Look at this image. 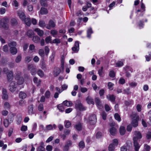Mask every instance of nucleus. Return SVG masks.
I'll list each match as a JSON object with an SVG mask.
<instances>
[{
	"mask_svg": "<svg viewBox=\"0 0 151 151\" xmlns=\"http://www.w3.org/2000/svg\"><path fill=\"white\" fill-rule=\"evenodd\" d=\"M18 84L14 81H12L10 82L9 85V90L12 93L14 92L17 90Z\"/></svg>",
	"mask_w": 151,
	"mask_h": 151,
	"instance_id": "nucleus-1",
	"label": "nucleus"
},
{
	"mask_svg": "<svg viewBox=\"0 0 151 151\" xmlns=\"http://www.w3.org/2000/svg\"><path fill=\"white\" fill-rule=\"evenodd\" d=\"M132 119L131 124L134 127H137L138 125V121L139 116L137 114H133L132 115Z\"/></svg>",
	"mask_w": 151,
	"mask_h": 151,
	"instance_id": "nucleus-2",
	"label": "nucleus"
},
{
	"mask_svg": "<svg viewBox=\"0 0 151 151\" xmlns=\"http://www.w3.org/2000/svg\"><path fill=\"white\" fill-rule=\"evenodd\" d=\"M0 25L4 28H8L7 24L9 22V19L7 17H5L2 19H0Z\"/></svg>",
	"mask_w": 151,
	"mask_h": 151,
	"instance_id": "nucleus-3",
	"label": "nucleus"
},
{
	"mask_svg": "<svg viewBox=\"0 0 151 151\" xmlns=\"http://www.w3.org/2000/svg\"><path fill=\"white\" fill-rule=\"evenodd\" d=\"M72 143L71 141L70 140L67 141L66 142L65 144L63 147V151H68L69 150L70 147L72 146Z\"/></svg>",
	"mask_w": 151,
	"mask_h": 151,
	"instance_id": "nucleus-4",
	"label": "nucleus"
},
{
	"mask_svg": "<svg viewBox=\"0 0 151 151\" xmlns=\"http://www.w3.org/2000/svg\"><path fill=\"white\" fill-rule=\"evenodd\" d=\"M75 108L79 110H84L86 109L82 104L79 101H78L75 104Z\"/></svg>",
	"mask_w": 151,
	"mask_h": 151,
	"instance_id": "nucleus-5",
	"label": "nucleus"
},
{
	"mask_svg": "<svg viewBox=\"0 0 151 151\" xmlns=\"http://www.w3.org/2000/svg\"><path fill=\"white\" fill-rule=\"evenodd\" d=\"M133 136V140H134L135 139L136 141H137L138 139H141L142 137L141 133L138 131H135Z\"/></svg>",
	"mask_w": 151,
	"mask_h": 151,
	"instance_id": "nucleus-6",
	"label": "nucleus"
},
{
	"mask_svg": "<svg viewBox=\"0 0 151 151\" xmlns=\"http://www.w3.org/2000/svg\"><path fill=\"white\" fill-rule=\"evenodd\" d=\"M96 115H93L89 118V122L90 124H93L96 122Z\"/></svg>",
	"mask_w": 151,
	"mask_h": 151,
	"instance_id": "nucleus-7",
	"label": "nucleus"
},
{
	"mask_svg": "<svg viewBox=\"0 0 151 151\" xmlns=\"http://www.w3.org/2000/svg\"><path fill=\"white\" fill-rule=\"evenodd\" d=\"M17 13L18 16L22 21L26 17L24 12L22 10H18L17 12Z\"/></svg>",
	"mask_w": 151,
	"mask_h": 151,
	"instance_id": "nucleus-8",
	"label": "nucleus"
},
{
	"mask_svg": "<svg viewBox=\"0 0 151 151\" xmlns=\"http://www.w3.org/2000/svg\"><path fill=\"white\" fill-rule=\"evenodd\" d=\"M28 68L30 70V72L32 75H35L36 73V69L32 65H30L28 66Z\"/></svg>",
	"mask_w": 151,
	"mask_h": 151,
	"instance_id": "nucleus-9",
	"label": "nucleus"
},
{
	"mask_svg": "<svg viewBox=\"0 0 151 151\" xmlns=\"http://www.w3.org/2000/svg\"><path fill=\"white\" fill-rule=\"evenodd\" d=\"M55 26V22L52 20L49 21V23L46 25V27L48 29H50L52 28H54Z\"/></svg>",
	"mask_w": 151,
	"mask_h": 151,
	"instance_id": "nucleus-10",
	"label": "nucleus"
},
{
	"mask_svg": "<svg viewBox=\"0 0 151 151\" xmlns=\"http://www.w3.org/2000/svg\"><path fill=\"white\" fill-rule=\"evenodd\" d=\"M109 132L110 134L112 136L115 135L117 133V130L114 127H111L109 129Z\"/></svg>",
	"mask_w": 151,
	"mask_h": 151,
	"instance_id": "nucleus-11",
	"label": "nucleus"
},
{
	"mask_svg": "<svg viewBox=\"0 0 151 151\" xmlns=\"http://www.w3.org/2000/svg\"><path fill=\"white\" fill-rule=\"evenodd\" d=\"M134 141V146L135 151H139V149L140 147V145L137 142V141H136L135 139Z\"/></svg>",
	"mask_w": 151,
	"mask_h": 151,
	"instance_id": "nucleus-12",
	"label": "nucleus"
},
{
	"mask_svg": "<svg viewBox=\"0 0 151 151\" xmlns=\"http://www.w3.org/2000/svg\"><path fill=\"white\" fill-rule=\"evenodd\" d=\"M17 76L16 77V79L17 80L19 84L21 85L22 84L24 81V78L22 77H19V75H18V74H17Z\"/></svg>",
	"mask_w": 151,
	"mask_h": 151,
	"instance_id": "nucleus-13",
	"label": "nucleus"
},
{
	"mask_svg": "<svg viewBox=\"0 0 151 151\" xmlns=\"http://www.w3.org/2000/svg\"><path fill=\"white\" fill-rule=\"evenodd\" d=\"M79 44L78 42L76 41L75 43L74 46L72 48L73 51L76 52H77L79 50Z\"/></svg>",
	"mask_w": 151,
	"mask_h": 151,
	"instance_id": "nucleus-14",
	"label": "nucleus"
},
{
	"mask_svg": "<svg viewBox=\"0 0 151 151\" xmlns=\"http://www.w3.org/2000/svg\"><path fill=\"white\" fill-rule=\"evenodd\" d=\"M2 90V99L7 100L8 98V95L7 94V91L6 89L4 88H3Z\"/></svg>",
	"mask_w": 151,
	"mask_h": 151,
	"instance_id": "nucleus-15",
	"label": "nucleus"
},
{
	"mask_svg": "<svg viewBox=\"0 0 151 151\" xmlns=\"http://www.w3.org/2000/svg\"><path fill=\"white\" fill-rule=\"evenodd\" d=\"M40 144V145L37 148V151H45V149L43 146L44 143L41 142Z\"/></svg>",
	"mask_w": 151,
	"mask_h": 151,
	"instance_id": "nucleus-16",
	"label": "nucleus"
},
{
	"mask_svg": "<svg viewBox=\"0 0 151 151\" xmlns=\"http://www.w3.org/2000/svg\"><path fill=\"white\" fill-rule=\"evenodd\" d=\"M22 21L24 22V23L28 26H30L31 24L30 19L29 17H25Z\"/></svg>",
	"mask_w": 151,
	"mask_h": 151,
	"instance_id": "nucleus-17",
	"label": "nucleus"
},
{
	"mask_svg": "<svg viewBox=\"0 0 151 151\" xmlns=\"http://www.w3.org/2000/svg\"><path fill=\"white\" fill-rule=\"evenodd\" d=\"M34 31L37 32V35L40 37L42 36L43 35L44 32L43 31L38 28L35 29H34Z\"/></svg>",
	"mask_w": 151,
	"mask_h": 151,
	"instance_id": "nucleus-18",
	"label": "nucleus"
},
{
	"mask_svg": "<svg viewBox=\"0 0 151 151\" xmlns=\"http://www.w3.org/2000/svg\"><path fill=\"white\" fill-rule=\"evenodd\" d=\"M95 102L97 106L99 109H101L103 108V106L101 105L99 99L98 98H96L95 99Z\"/></svg>",
	"mask_w": 151,
	"mask_h": 151,
	"instance_id": "nucleus-19",
	"label": "nucleus"
},
{
	"mask_svg": "<svg viewBox=\"0 0 151 151\" xmlns=\"http://www.w3.org/2000/svg\"><path fill=\"white\" fill-rule=\"evenodd\" d=\"M7 76L8 80H11L13 78V73L12 71H10L7 74Z\"/></svg>",
	"mask_w": 151,
	"mask_h": 151,
	"instance_id": "nucleus-20",
	"label": "nucleus"
},
{
	"mask_svg": "<svg viewBox=\"0 0 151 151\" xmlns=\"http://www.w3.org/2000/svg\"><path fill=\"white\" fill-rule=\"evenodd\" d=\"M119 132L121 135H124L125 133L126 129L124 127L121 126L119 129Z\"/></svg>",
	"mask_w": 151,
	"mask_h": 151,
	"instance_id": "nucleus-21",
	"label": "nucleus"
},
{
	"mask_svg": "<svg viewBox=\"0 0 151 151\" xmlns=\"http://www.w3.org/2000/svg\"><path fill=\"white\" fill-rule=\"evenodd\" d=\"M106 98L109 101L111 102H114L115 100V97L113 95H108L106 96Z\"/></svg>",
	"mask_w": 151,
	"mask_h": 151,
	"instance_id": "nucleus-22",
	"label": "nucleus"
},
{
	"mask_svg": "<svg viewBox=\"0 0 151 151\" xmlns=\"http://www.w3.org/2000/svg\"><path fill=\"white\" fill-rule=\"evenodd\" d=\"M4 107L5 109L9 110L10 109L11 106L9 102L6 101L4 104Z\"/></svg>",
	"mask_w": 151,
	"mask_h": 151,
	"instance_id": "nucleus-23",
	"label": "nucleus"
},
{
	"mask_svg": "<svg viewBox=\"0 0 151 151\" xmlns=\"http://www.w3.org/2000/svg\"><path fill=\"white\" fill-rule=\"evenodd\" d=\"M61 71L60 68H56L55 69L54 71V74L55 76H58Z\"/></svg>",
	"mask_w": 151,
	"mask_h": 151,
	"instance_id": "nucleus-24",
	"label": "nucleus"
},
{
	"mask_svg": "<svg viewBox=\"0 0 151 151\" xmlns=\"http://www.w3.org/2000/svg\"><path fill=\"white\" fill-rule=\"evenodd\" d=\"M33 107L32 105H31L29 106L28 108V111L29 114L32 115L33 114Z\"/></svg>",
	"mask_w": 151,
	"mask_h": 151,
	"instance_id": "nucleus-25",
	"label": "nucleus"
},
{
	"mask_svg": "<svg viewBox=\"0 0 151 151\" xmlns=\"http://www.w3.org/2000/svg\"><path fill=\"white\" fill-rule=\"evenodd\" d=\"M63 104L66 106L69 107L72 106L73 103L71 101L65 100L63 102Z\"/></svg>",
	"mask_w": 151,
	"mask_h": 151,
	"instance_id": "nucleus-26",
	"label": "nucleus"
},
{
	"mask_svg": "<svg viewBox=\"0 0 151 151\" xmlns=\"http://www.w3.org/2000/svg\"><path fill=\"white\" fill-rule=\"evenodd\" d=\"M74 127L78 131H80L82 129V125L81 123H78L76 124L74 126Z\"/></svg>",
	"mask_w": 151,
	"mask_h": 151,
	"instance_id": "nucleus-27",
	"label": "nucleus"
},
{
	"mask_svg": "<svg viewBox=\"0 0 151 151\" xmlns=\"http://www.w3.org/2000/svg\"><path fill=\"white\" fill-rule=\"evenodd\" d=\"M39 26L42 27L44 28L46 26L45 22L42 20H40L39 22Z\"/></svg>",
	"mask_w": 151,
	"mask_h": 151,
	"instance_id": "nucleus-28",
	"label": "nucleus"
},
{
	"mask_svg": "<svg viewBox=\"0 0 151 151\" xmlns=\"http://www.w3.org/2000/svg\"><path fill=\"white\" fill-rule=\"evenodd\" d=\"M86 100L88 104H94V103L93 100L91 97L88 96L86 98Z\"/></svg>",
	"mask_w": 151,
	"mask_h": 151,
	"instance_id": "nucleus-29",
	"label": "nucleus"
},
{
	"mask_svg": "<svg viewBox=\"0 0 151 151\" xmlns=\"http://www.w3.org/2000/svg\"><path fill=\"white\" fill-rule=\"evenodd\" d=\"M19 96L20 98L22 99H25L27 96V94L21 91L19 93Z\"/></svg>",
	"mask_w": 151,
	"mask_h": 151,
	"instance_id": "nucleus-30",
	"label": "nucleus"
},
{
	"mask_svg": "<svg viewBox=\"0 0 151 151\" xmlns=\"http://www.w3.org/2000/svg\"><path fill=\"white\" fill-rule=\"evenodd\" d=\"M48 11L47 9L45 8H41L40 10V14H47Z\"/></svg>",
	"mask_w": 151,
	"mask_h": 151,
	"instance_id": "nucleus-31",
	"label": "nucleus"
},
{
	"mask_svg": "<svg viewBox=\"0 0 151 151\" xmlns=\"http://www.w3.org/2000/svg\"><path fill=\"white\" fill-rule=\"evenodd\" d=\"M10 52L13 55H15L17 52V50L16 47L10 48Z\"/></svg>",
	"mask_w": 151,
	"mask_h": 151,
	"instance_id": "nucleus-32",
	"label": "nucleus"
},
{
	"mask_svg": "<svg viewBox=\"0 0 151 151\" xmlns=\"http://www.w3.org/2000/svg\"><path fill=\"white\" fill-rule=\"evenodd\" d=\"M32 40L35 43H38L40 42V38L37 36H35L33 37Z\"/></svg>",
	"mask_w": 151,
	"mask_h": 151,
	"instance_id": "nucleus-33",
	"label": "nucleus"
},
{
	"mask_svg": "<svg viewBox=\"0 0 151 151\" xmlns=\"http://www.w3.org/2000/svg\"><path fill=\"white\" fill-rule=\"evenodd\" d=\"M8 45L10 48L14 47L16 46V43L14 41H11L8 43Z\"/></svg>",
	"mask_w": 151,
	"mask_h": 151,
	"instance_id": "nucleus-34",
	"label": "nucleus"
},
{
	"mask_svg": "<svg viewBox=\"0 0 151 151\" xmlns=\"http://www.w3.org/2000/svg\"><path fill=\"white\" fill-rule=\"evenodd\" d=\"M64 124L65 127L67 128H68L70 127L71 125V123L68 120H65L64 122Z\"/></svg>",
	"mask_w": 151,
	"mask_h": 151,
	"instance_id": "nucleus-35",
	"label": "nucleus"
},
{
	"mask_svg": "<svg viewBox=\"0 0 151 151\" xmlns=\"http://www.w3.org/2000/svg\"><path fill=\"white\" fill-rule=\"evenodd\" d=\"M34 34V33L32 30H29L27 33V36L29 37H31Z\"/></svg>",
	"mask_w": 151,
	"mask_h": 151,
	"instance_id": "nucleus-36",
	"label": "nucleus"
},
{
	"mask_svg": "<svg viewBox=\"0 0 151 151\" xmlns=\"http://www.w3.org/2000/svg\"><path fill=\"white\" fill-rule=\"evenodd\" d=\"M115 149V146L112 144H110L108 147L109 151H114Z\"/></svg>",
	"mask_w": 151,
	"mask_h": 151,
	"instance_id": "nucleus-37",
	"label": "nucleus"
},
{
	"mask_svg": "<svg viewBox=\"0 0 151 151\" xmlns=\"http://www.w3.org/2000/svg\"><path fill=\"white\" fill-rule=\"evenodd\" d=\"M58 31L54 29H52L50 31V33L54 37H56V35L58 34Z\"/></svg>",
	"mask_w": 151,
	"mask_h": 151,
	"instance_id": "nucleus-38",
	"label": "nucleus"
},
{
	"mask_svg": "<svg viewBox=\"0 0 151 151\" xmlns=\"http://www.w3.org/2000/svg\"><path fill=\"white\" fill-rule=\"evenodd\" d=\"M51 37L50 36H49L47 37L45 39V41L47 43H52V41H51Z\"/></svg>",
	"mask_w": 151,
	"mask_h": 151,
	"instance_id": "nucleus-39",
	"label": "nucleus"
},
{
	"mask_svg": "<svg viewBox=\"0 0 151 151\" xmlns=\"http://www.w3.org/2000/svg\"><path fill=\"white\" fill-rule=\"evenodd\" d=\"M92 31L91 28H89L87 31V37L88 38L91 37V35L92 33Z\"/></svg>",
	"mask_w": 151,
	"mask_h": 151,
	"instance_id": "nucleus-40",
	"label": "nucleus"
},
{
	"mask_svg": "<svg viewBox=\"0 0 151 151\" xmlns=\"http://www.w3.org/2000/svg\"><path fill=\"white\" fill-rule=\"evenodd\" d=\"M37 73L38 76L41 77H42L44 76V73L43 71L40 69H39L37 71Z\"/></svg>",
	"mask_w": 151,
	"mask_h": 151,
	"instance_id": "nucleus-41",
	"label": "nucleus"
},
{
	"mask_svg": "<svg viewBox=\"0 0 151 151\" xmlns=\"http://www.w3.org/2000/svg\"><path fill=\"white\" fill-rule=\"evenodd\" d=\"M29 49L32 52H35V46L33 44H30L29 47Z\"/></svg>",
	"mask_w": 151,
	"mask_h": 151,
	"instance_id": "nucleus-42",
	"label": "nucleus"
},
{
	"mask_svg": "<svg viewBox=\"0 0 151 151\" xmlns=\"http://www.w3.org/2000/svg\"><path fill=\"white\" fill-rule=\"evenodd\" d=\"M45 95L46 98H49L50 96V92L48 90L45 93Z\"/></svg>",
	"mask_w": 151,
	"mask_h": 151,
	"instance_id": "nucleus-43",
	"label": "nucleus"
},
{
	"mask_svg": "<svg viewBox=\"0 0 151 151\" xmlns=\"http://www.w3.org/2000/svg\"><path fill=\"white\" fill-rule=\"evenodd\" d=\"M22 59V56L20 55L18 56L16 58L15 61L16 63H19L21 61Z\"/></svg>",
	"mask_w": 151,
	"mask_h": 151,
	"instance_id": "nucleus-44",
	"label": "nucleus"
},
{
	"mask_svg": "<svg viewBox=\"0 0 151 151\" xmlns=\"http://www.w3.org/2000/svg\"><path fill=\"white\" fill-rule=\"evenodd\" d=\"M114 117L115 119L119 122H120L121 121L120 117L118 114L116 113L114 114Z\"/></svg>",
	"mask_w": 151,
	"mask_h": 151,
	"instance_id": "nucleus-45",
	"label": "nucleus"
},
{
	"mask_svg": "<svg viewBox=\"0 0 151 151\" xmlns=\"http://www.w3.org/2000/svg\"><path fill=\"white\" fill-rule=\"evenodd\" d=\"M26 104L25 101L23 100H20L19 102V105L21 106H24Z\"/></svg>",
	"mask_w": 151,
	"mask_h": 151,
	"instance_id": "nucleus-46",
	"label": "nucleus"
},
{
	"mask_svg": "<svg viewBox=\"0 0 151 151\" xmlns=\"http://www.w3.org/2000/svg\"><path fill=\"white\" fill-rule=\"evenodd\" d=\"M55 53L54 52H52L51 54V56L50 57V60L52 62L54 61V58L55 57Z\"/></svg>",
	"mask_w": 151,
	"mask_h": 151,
	"instance_id": "nucleus-47",
	"label": "nucleus"
},
{
	"mask_svg": "<svg viewBox=\"0 0 151 151\" xmlns=\"http://www.w3.org/2000/svg\"><path fill=\"white\" fill-rule=\"evenodd\" d=\"M58 108L59 110L60 111L63 112L64 111V107L62 104L58 105Z\"/></svg>",
	"mask_w": 151,
	"mask_h": 151,
	"instance_id": "nucleus-48",
	"label": "nucleus"
},
{
	"mask_svg": "<svg viewBox=\"0 0 151 151\" xmlns=\"http://www.w3.org/2000/svg\"><path fill=\"white\" fill-rule=\"evenodd\" d=\"M134 104V102L133 100H129L128 101H125V104L126 105H129L133 104Z\"/></svg>",
	"mask_w": 151,
	"mask_h": 151,
	"instance_id": "nucleus-49",
	"label": "nucleus"
},
{
	"mask_svg": "<svg viewBox=\"0 0 151 151\" xmlns=\"http://www.w3.org/2000/svg\"><path fill=\"white\" fill-rule=\"evenodd\" d=\"M60 42V41L59 39H55L52 41V43L58 44Z\"/></svg>",
	"mask_w": 151,
	"mask_h": 151,
	"instance_id": "nucleus-50",
	"label": "nucleus"
},
{
	"mask_svg": "<svg viewBox=\"0 0 151 151\" xmlns=\"http://www.w3.org/2000/svg\"><path fill=\"white\" fill-rule=\"evenodd\" d=\"M123 62L121 61H119L116 63V67H121L123 65Z\"/></svg>",
	"mask_w": 151,
	"mask_h": 151,
	"instance_id": "nucleus-51",
	"label": "nucleus"
},
{
	"mask_svg": "<svg viewBox=\"0 0 151 151\" xmlns=\"http://www.w3.org/2000/svg\"><path fill=\"white\" fill-rule=\"evenodd\" d=\"M39 54L40 56L43 57L44 56V51L42 49H40L39 50Z\"/></svg>",
	"mask_w": 151,
	"mask_h": 151,
	"instance_id": "nucleus-52",
	"label": "nucleus"
},
{
	"mask_svg": "<svg viewBox=\"0 0 151 151\" xmlns=\"http://www.w3.org/2000/svg\"><path fill=\"white\" fill-rule=\"evenodd\" d=\"M118 140L117 139H114L113 140L112 144L114 146H117L118 144Z\"/></svg>",
	"mask_w": 151,
	"mask_h": 151,
	"instance_id": "nucleus-53",
	"label": "nucleus"
},
{
	"mask_svg": "<svg viewBox=\"0 0 151 151\" xmlns=\"http://www.w3.org/2000/svg\"><path fill=\"white\" fill-rule=\"evenodd\" d=\"M145 57L146 61H149L151 59V52L150 53L149 55H146Z\"/></svg>",
	"mask_w": 151,
	"mask_h": 151,
	"instance_id": "nucleus-54",
	"label": "nucleus"
},
{
	"mask_svg": "<svg viewBox=\"0 0 151 151\" xmlns=\"http://www.w3.org/2000/svg\"><path fill=\"white\" fill-rule=\"evenodd\" d=\"M142 106L140 104H138L137 105L136 109L137 111L139 112L141 111L142 110Z\"/></svg>",
	"mask_w": 151,
	"mask_h": 151,
	"instance_id": "nucleus-55",
	"label": "nucleus"
},
{
	"mask_svg": "<svg viewBox=\"0 0 151 151\" xmlns=\"http://www.w3.org/2000/svg\"><path fill=\"white\" fill-rule=\"evenodd\" d=\"M45 54L46 55H47L50 52V49L47 46H45Z\"/></svg>",
	"mask_w": 151,
	"mask_h": 151,
	"instance_id": "nucleus-56",
	"label": "nucleus"
},
{
	"mask_svg": "<svg viewBox=\"0 0 151 151\" xmlns=\"http://www.w3.org/2000/svg\"><path fill=\"white\" fill-rule=\"evenodd\" d=\"M6 9L2 7L0 8V14H4L6 12Z\"/></svg>",
	"mask_w": 151,
	"mask_h": 151,
	"instance_id": "nucleus-57",
	"label": "nucleus"
},
{
	"mask_svg": "<svg viewBox=\"0 0 151 151\" xmlns=\"http://www.w3.org/2000/svg\"><path fill=\"white\" fill-rule=\"evenodd\" d=\"M129 86L131 87L136 86L137 85V83L135 82H132L129 83Z\"/></svg>",
	"mask_w": 151,
	"mask_h": 151,
	"instance_id": "nucleus-58",
	"label": "nucleus"
},
{
	"mask_svg": "<svg viewBox=\"0 0 151 151\" xmlns=\"http://www.w3.org/2000/svg\"><path fill=\"white\" fill-rule=\"evenodd\" d=\"M1 5L6 7L8 8L10 6V5L7 4V2L6 1L3 2L1 4Z\"/></svg>",
	"mask_w": 151,
	"mask_h": 151,
	"instance_id": "nucleus-59",
	"label": "nucleus"
},
{
	"mask_svg": "<svg viewBox=\"0 0 151 151\" xmlns=\"http://www.w3.org/2000/svg\"><path fill=\"white\" fill-rule=\"evenodd\" d=\"M9 122L8 119H5L4 121V124L6 127H8L9 124Z\"/></svg>",
	"mask_w": 151,
	"mask_h": 151,
	"instance_id": "nucleus-60",
	"label": "nucleus"
},
{
	"mask_svg": "<svg viewBox=\"0 0 151 151\" xmlns=\"http://www.w3.org/2000/svg\"><path fill=\"white\" fill-rule=\"evenodd\" d=\"M11 23L13 25H15L17 24V20L15 19H11Z\"/></svg>",
	"mask_w": 151,
	"mask_h": 151,
	"instance_id": "nucleus-61",
	"label": "nucleus"
},
{
	"mask_svg": "<svg viewBox=\"0 0 151 151\" xmlns=\"http://www.w3.org/2000/svg\"><path fill=\"white\" fill-rule=\"evenodd\" d=\"M127 145L122 146L121 147V151H127Z\"/></svg>",
	"mask_w": 151,
	"mask_h": 151,
	"instance_id": "nucleus-62",
	"label": "nucleus"
},
{
	"mask_svg": "<svg viewBox=\"0 0 151 151\" xmlns=\"http://www.w3.org/2000/svg\"><path fill=\"white\" fill-rule=\"evenodd\" d=\"M27 126L23 125L21 127V130L22 131H25L27 130Z\"/></svg>",
	"mask_w": 151,
	"mask_h": 151,
	"instance_id": "nucleus-63",
	"label": "nucleus"
},
{
	"mask_svg": "<svg viewBox=\"0 0 151 151\" xmlns=\"http://www.w3.org/2000/svg\"><path fill=\"white\" fill-rule=\"evenodd\" d=\"M52 146L50 145H47L46 147V150L47 151H52Z\"/></svg>",
	"mask_w": 151,
	"mask_h": 151,
	"instance_id": "nucleus-64",
	"label": "nucleus"
}]
</instances>
